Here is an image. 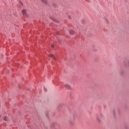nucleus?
Wrapping results in <instances>:
<instances>
[{"instance_id": "obj_1", "label": "nucleus", "mask_w": 129, "mask_h": 129, "mask_svg": "<svg viewBox=\"0 0 129 129\" xmlns=\"http://www.w3.org/2000/svg\"><path fill=\"white\" fill-rule=\"evenodd\" d=\"M103 118V115L102 114L100 113L99 115H97L96 116L97 121L98 122L100 123L101 122V119Z\"/></svg>"}, {"instance_id": "obj_2", "label": "nucleus", "mask_w": 129, "mask_h": 129, "mask_svg": "<svg viewBox=\"0 0 129 129\" xmlns=\"http://www.w3.org/2000/svg\"><path fill=\"white\" fill-rule=\"evenodd\" d=\"M116 113H117L119 115L120 114V111L119 110V108H115L113 110V114L114 116L116 115Z\"/></svg>"}, {"instance_id": "obj_3", "label": "nucleus", "mask_w": 129, "mask_h": 129, "mask_svg": "<svg viewBox=\"0 0 129 129\" xmlns=\"http://www.w3.org/2000/svg\"><path fill=\"white\" fill-rule=\"evenodd\" d=\"M22 13L23 15V16H24V17H27V10L23 9L22 11Z\"/></svg>"}, {"instance_id": "obj_4", "label": "nucleus", "mask_w": 129, "mask_h": 129, "mask_svg": "<svg viewBox=\"0 0 129 129\" xmlns=\"http://www.w3.org/2000/svg\"><path fill=\"white\" fill-rule=\"evenodd\" d=\"M64 87H66V88H67V89H69V90H71V89H72V88L71 87V86H70V85H69L68 84L65 85Z\"/></svg>"}, {"instance_id": "obj_5", "label": "nucleus", "mask_w": 129, "mask_h": 129, "mask_svg": "<svg viewBox=\"0 0 129 129\" xmlns=\"http://www.w3.org/2000/svg\"><path fill=\"white\" fill-rule=\"evenodd\" d=\"M56 125H57V123L53 122L52 124L50 125V128H54V127H55Z\"/></svg>"}, {"instance_id": "obj_6", "label": "nucleus", "mask_w": 129, "mask_h": 129, "mask_svg": "<svg viewBox=\"0 0 129 129\" xmlns=\"http://www.w3.org/2000/svg\"><path fill=\"white\" fill-rule=\"evenodd\" d=\"M75 32L73 30H70V34L71 35H74Z\"/></svg>"}, {"instance_id": "obj_7", "label": "nucleus", "mask_w": 129, "mask_h": 129, "mask_svg": "<svg viewBox=\"0 0 129 129\" xmlns=\"http://www.w3.org/2000/svg\"><path fill=\"white\" fill-rule=\"evenodd\" d=\"M4 120L5 121H8L9 120V117L7 116L4 117Z\"/></svg>"}, {"instance_id": "obj_8", "label": "nucleus", "mask_w": 129, "mask_h": 129, "mask_svg": "<svg viewBox=\"0 0 129 129\" xmlns=\"http://www.w3.org/2000/svg\"><path fill=\"white\" fill-rule=\"evenodd\" d=\"M52 20L53 22H55V23H59V21L57 20L55 18H52Z\"/></svg>"}, {"instance_id": "obj_9", "label": "nucleus", "mask_w": 129, "mask_h": 129, "mask_svg": "<svg viewBox=\"0 0 129 129\" xmlns=\"http://www.w3.org/2000/svg\"><path fill=\"white\" fill-rule=\"evenodd\" d=\"M41 2L42 3H43V4H44L45 5H47V1H46V0H41Z\"/></svg>"}, {"instance_id": "obj_10", "label": "nucleus", "mask_w": 129, "mask_h": 129, "mask_svg": "<svg viewBox=\"0 0 129 129\" xmlns=\"http://www.w3.org/2000/svg\"><path fill=\"white\" fill-rule=\"evenodd\" d=\"M127 62L128 64L125 62H123V64L125 65V66H129V60H128Z\"/></svg>"}, {"instance_id": "obj_11", "label": "nucleus", "mask_w": 129, "mask_h": 129, "mask_svg": "<svg viewBox=\"0 0 129 129\" xmlns=\"http://www.w3.org/2000/svg\"><path fill=\"white\" fill-rule=\"evenodd\" d=\"M70 123L71 125H73V124H74V121H70Z\"/></svg>"}, {"instance_id": "obj_12", "label": "nucleus", "mask_w": 129, "mask_h": 129, "mask_svg": "<svg viewBox=\"0 0 129 129\" xmlns=\"http://www.w3.org/2000/svg\"><path fill=\"white\" fill-rule=\"evenodd\" d=\"M45 115H46V117H49V112H46Z\"/></svg>"}, {"instance_id": "obj_13", "label": "nucleus", "mask_w": 129, "mask_h": 129, "mask_svg": "<svg viewBox=\"0 0 129 129\" xmlns=\"http://www.w3.org/2000/svg\"><path fill=\"white\" fill-rule=\"evenodd\" d=\"M63 106V104H60L58 106V108H61Z\"/></svg>"}, {"instance_id": "obj_14", "label": "nucleus", "mask_w": 129, "mask_h": 129, "mask_svg": "<svg viewBox=\"0 0 129 129\" xmlns=\"http://www.w3.org/2000/svg\"><path fill=\"white\" fill-rule=\"evenodd\" d=\"M124 73V71H120V74L121 75H123Z\"/></svg>"}, {"instance_id": "obj_15", "label": "nucleus", "mask_w": 129, "mask_h": 129, "mask_svg": "<svg viewBox=\"0 0 129 129\" xmlns=\"http://www.w3.org/2000/svg\"><path fill=\"white\" fill-rule=\"evenodd\" d=\"M50 57H51L52 58H53V57L54 58V55L51 54Z\"/></svg>"}, {"instance_id": "obj_16", "label": "nucleus", "mask_w": 129, "mask_h": 129, "mask_svg": "<svg viewBox=\"0 0 129 129\" xmlns=\"http://www.w3.org/2000/svg\"><path fill=\"white\" fill-rule=\"evenodd\" d=\"M53 6V7H55V8H56V7H57V5H55V4H54Z\"/></svg>"}, {"instance_id": "obj_17", "label": "nucleus", "mask_w": 129, "mask_h": 129, "mask_svg": "<svg viewBox=\"0 0 129 129\" xmlns=\"http://www.w3.org/2000/svg\"><path fill=\"white\" fill-rule=\"evenodd\" d=\"M51 47H52V48H54V45L52 44Z\"/></svg>"}, {"instance_id": "obj_18", "label": "nucleus", "mask_w": 129, "mask_h": 129, "mask_svg": "<svg viewBox=\"0 0 129 129\" xmlns=\"http://www.w3.org/2000/svg\"><path fill=\"white\" fill-rule=\"evenodd\" d=\"M44 91H47V89H46L45 88H44Z\"/></svg>"}, {"instance_id": "obj_19", "label": "nucleus", "mask_w": 129, "mask_h": 129, "mask_svg": "<svg viewBox=\"0 0 129 129\" xmlns=\"http://www.w3.org/2000/svg\"><path fill=\"white\" fill-rule=\"evenodd\" d=\"M55 129H60V127H58V128L56 127Z\"/></svg>"}, {"instance_id": "obj_20", "label": "nucleus", "mask_w": 129, "mask_h": 129, "mask_svg": "<svg viewBox=\"0 0 129 129\" xmlns=\"http://www.w3.org/2000/svg\"><path fill=\"white\" fill-rule=\"evenodd\" d=\"M68 17H69V19H71V16H69Z\"/></svg>"}, {"instance_id": "obj_21", "label": "nucleus", "mask_w": 129, "mask_h": 129, "mask_svg": "<svg viewBox=\"0 0 129 129\" xmlns=\"http://www.w3.org/2000/svg\"><path fill=\"white\" fill-rule=\"evenodd\" d=\"M84 20L82 21L83 24H84Z\"/></svg>"}, {"instance_id": "obj_22", "label": "nucleus", "mask_w": 129, "mask_h": 129, "mask_svg": "<svg viewBox=\"0 0 129 129\" xmlns=\"http://www.w3.org/2000/svg\"><path fill=\"white\" fill-rule=\"evenodd\" d=\"M107 23V24H108V21L107 20H106Z\"/></svg>"}, {"instance_id": "obj_23", "label": "nucleus", "mask_w": 129, "mask_h": 129, "mask_svg": "<svg viewBox=\"0 0 129 129\" xmlns=\"http://www.w3.org/2000/svg\"><path fill=\"white\" fill-rule=\"evenodd\" d=\"M19 88H21V87L19 86Z\"/></svg>"}, {"instance_id": "obj_24", "label": "nucleus", "mask_w": 129, "mask_h": 129, "mask_svg": "<svg viewBox=\"0 0 129 129\" xmlns=\"http://www.w3.org/2000/svg\"><path fill=\"white\" fill-rule=\"evenodd\" d=\"M126 129H127L126 127Z\"/></svg>"}]
</instances>
